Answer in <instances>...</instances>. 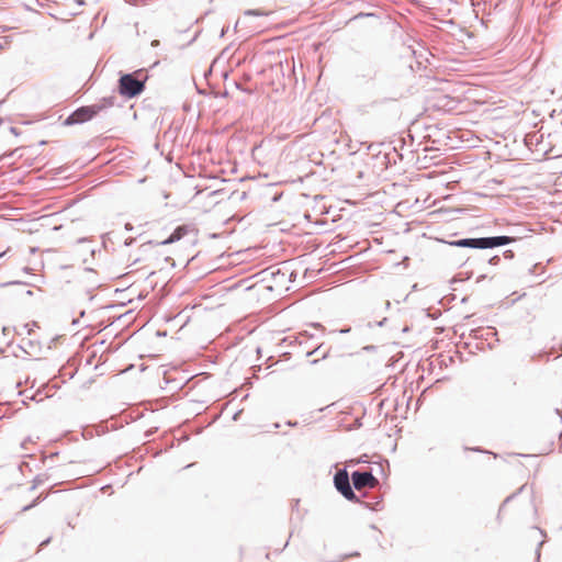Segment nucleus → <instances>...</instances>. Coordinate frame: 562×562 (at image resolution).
<instances>
[{"label": "nucleus", "instance_id": "1", "mask_svg": "<svg viewBox=\"0 0 562 562\" xmlns=\"http://www.w3.org/2000/svg\"><path fill=\"white\" fill-rule=\"evenodd\" d=\"M116 97L111 95L108 98H103L100 102L88 105V106H81L74 111L66 120V125H74V124H81L89 120H91L93 116H95L99 112H101L104 109L111 108L115 104Z\"/></svg>", "mask_w": 562, "mask_h": 562}, {"label": "nucleus", "instance_id": "4", "mask_svg": "<svg viewBox=\"0 0 562 562\" xmlns=\"http://www.w3.org/2000/svg\"><path fill=\"white\" fill-rule=\"evenodd\" d=\"M336 490L348 501L357 502L358 497L350 485L349 474L346 469L338 470L334 475Z\"/></svg>", "mask_w": 562, "mask_h": 562}, {"label": "nucleus", "instance_id": "11", "mask_svg": "<svg viewBox=\"0 0 562 562\" xmlns=\"http://www.w3.org/2000/svg\"><path fill=\"white\" fill-rule=\"evenodd\" d=\"M350 331H351V327H349V326H348V327H344V328L339 329V333H340V334H348V333H350Z\"/></svg>", "mask_w": 562, "mask_h": 562}, {"label": "nucleus", "instance_id": "16", "mask_svg": "<svg viewBox=\"0 0 562 562\" xmlns=\"http://www.w3.org/2000/svg\"><path fill=\"white\" fill-rule=\"evenodd\" d=\"M387 321V318H383L382 321H380L379 323H376L378 326H383L385 324V322Z\"/></svg>", "mask_w": 562, "mask_h": 562}, {"label": "nucleus", "instance_id": "7", "mask_svg": "<svg viewBox=\"0 0 562 562\" xmlns=\"http://www.w3.org/2000/svg\"><path fill=\"white\" fill-rule=\"evenodd\" d=\"M499 260H501L499 256H494V257H492V258L488 260V262H490L491 265H497V263L499 262Z\"/></svg>", "mask_w": 562, "mask_h": 562}, {"label": "nucleus", "instance_id": "18", "mask_svg": "<svg viewBox=\"0 0 562 562\" xmlns=\"http://www.w3.org/2000/svg\"><path fill=\"white\" fill-rule=\"evenodd\" d=\"M328 356V351L324 352L322 358L325 359Z\"/></svg>", "mask_w": 562, "mask_h": 562}, {"label": "nucleus", "instance_id": "9", "mask_svg": "<svg viewBox=\"0 0 562 562\" xmlns=\"http://www.w3.org/2000/svg\"><path fill=\"white\" fill-rule=\"evenodd\" d=\"M246 14H248V15H261L262 13L259 12L258 10H248V11H246Z\"/></svg>", "mask_w": 562, "mask_h": 562}, {"label": "nucleus", "instance_id": "5", "mask_svg": "<svg viewBox=\"0 0 562 562\" xmlns=\"http://www.w3.org/2000/svg\"><path fill=\"white\" fill-rule=\"evenodd\" d=\"M353 487L358 491L364 487H374L379 484L378 479L370 471H353L351 473Z\"/></svg>", "mask_w": 562, "mask_h": 562}, {"label": "nucleus", "instance_id": "20", "mask_svg": "<svg viewBox=\"0 0 562 562\" xmlns=\"http://www.w3.org/2000/svg\"><path fill=\"white\" fill-rule=\"evenodd\" d=\"M33 505H29V506H25L23 509L24 510H27L29 508H31Z\"/></svg>", "mask_w": 562, "mask_h": 562}, {"label": "nucleus", "instance_id": "22", "mask_svg": "<svg viewBox=\"0 0 562 562\" xmlns=\"http://www.w3.org/2000/svg\"><path fill=\"white\" fill-rule=\"evenodd\" d=\"M2 123H3V119H2V117H0V125H1Z\"/></svg>", "mask_w": 562, "mask_h": 562}, {"label": "nucleus", "instance_id": "10", "mask_svg": "<svg viewBox=\"0 0 562 562\" xmlns=\"http://www.w3.org/2000/svg\"><path fill=\"white\" fill-rule=\"evenodd\" d=\"M504 256L507 259H512L514 257V252L512 250L504 251Z\"/></svg>", "mask_w": 562, "mask_h": 562}, {"label": "nucleus", "instance_id": "14", "mask_svg": "<svg viewBox=\"0 0 562 562\" xmlns=\"http://www.w3.org/2000/svg\"><path fill=\"white\" fill-rule=\"evenodd\" d=\"M374 349H375V347L372 346V345L363 347V350H367V351H371V350H374Z\"/></svg>", "mask_w": 562, "mask_h": 562}, {"label": "nucleus", "instance_id": "19", "mask_svg": "<svg viewBox=\"0 0 562 562\" xmlns=\"http://www.w3.org/2000/svg\"><path fill=\"white\" fill-rule=\"evenodd\" d=\"M224 34H226V30L225 29L222 30L221 36H224Z\"/></svg>", "mask_w": 562, "mask_h": 562}, {"label": "nucleus", "instance_id": "8", "mask_svg": "<svg viewBox=\"0 0 562 562\" xmlns=\"http://www.w3.org/2000/svg\"><path fill=\"white\" fill-rule=\"evenodd\" d=\"M376 76V70L374 68H371L368 74L369 79H374Z\"/></svg>", "mask_w": 562, "mask_h": 562}, {"label": "nucleus", "instance_id": "17", "mask_svg": "<svg viewBox=\"0 0 562 562\" xmlns=\"http://www.w3.org/2000/svg\"><path fill=\"white\" fill-rule=\"evenodd\" d=\"M158 45H159V41H158V40H154V41L151 42V46H158Z\"/></svg>", "mask_w": 562, "mask_h": 562}, {"label": "nucleus", "instance_id": "6", "mask_svg": "<svg viewBox=\"0 0 562 562\" xmlns=\"http://www.w3.org/2000/svg\"><path fill=\"white\" fill-rule=\"evenodd\" d=\"M190 231V226L189 225H180L178 226L171 234L168 238H166L165 240L161 241V245H170V244H173L178 240H180L183 236H186L188 234V232Z\"/></svg>", "mask_w": 562, "mask_h": 562}, {"label": "nucleus", "instance_id": "2", "mask_svg": "<svg viewBox=\"0 0 562 562\" xmlns=\"http://www.w3.org/2000/svg\"><path fill=\"white\" fill-rule=\"evenodd\" d=\"M516 239L509 236H491L479 238H462L451 243L452 246L474 249H488L508 245Z\"/></svg>", "mask_w": 562, "mask_h": 562}, {"label": "nucleus", "instance_id": "13", "mask_svg": "<svg viewBox=\"0 0 562 562\" xmlns=\"http://www.w3.org/2000/svg\"><path fill=\"white\" fill-rule=\"evenodd\" d=\"M49 541H50V538H47L46 540L41 542L40 547L43 548V547L47 546L49 543Z\"/></svg>", "mask_w": 562, "mask_h": 562}, {"label": "nucleus", "instance_id": "3", "mask_svg": "<svg viewBox=\"0 0 562 562\" xmlns=\"http://www.w3.org/2000/svg\"><path fill=\"white\" fill-rule=\"evenodd\" d=\"M140 70L124 74L119 79V92L126 98H135L145 89V78H140Z\"/></svg>", "mask_w": 562, "mask_h": 562}, {"label": "nucleus", "instance_id": "21", "mask_svg": "<svg viewBox=\"0 0 562 562\" xmlns=\"http://www.w3.org/2000/svg\"><path fill=\"white\" fill-rule=\"evenodd\" d=\"M537 558L538 559L540 558V550L539 549L537 550Z\"/></svg>", "mask_w": 562, "mask_h": 562}, {"label": "nucleus", "instance_id": "12", "mask_svg": "<svg viewBox=\"0 0 562 562\" xmlns=\"http://www.w3.org/2000/svg\"><path fill=\"white\" fill-rule=\"evenodd\" d=\"M321 347H322V346H318V347H316L313 351L307 352V357H310V356H312V355H314V353L318 352V351H319V349H321Z\"/></svg>", "mask_w": 562, "mask_h": 562}, {"label": "nucleus", "instance_id": "15", "mask_svg": "<svg viewBox=\"0 0 562 562\" xmlns=\"http://www.w3.org/2000/svg\"><path fill=\"white\" fill-rule=\"evenodd\" d=\"M10 132L13 133L14 135H19L16 127H10Z\"/></svg>", "mask_w": 562, "mask_h": 562}]
</instances>
